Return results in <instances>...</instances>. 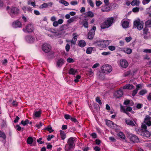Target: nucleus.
Listing matches in <instances>:
<instances>
[{
  "label": "nucleus",
  "mask_w": 151,
  "mask_h": 151,
  "mask_svg": "<svg viewBox=\"0 0 151 151\" xmlns=\"http://www.w3.org/2000/svg\"><path fill=\"white\" fill-rule=\"evenodd\" d=\"M111 42L109 40H101L95 42L94 44L100 50H102L105 48Z\"/></svg>",
  "instance_id": "1"
},
{
  "label": "nucleus",
  "mask_w": 151,
  "mask_h": 151,
  "mask_svg": "<svg viewBox=\"0 0 151 151\" xmlns=\"http://www.w3.org/2000/svg\"><path fill=\"white\" fill-rule=\"evenodd\" d=\"M76 138L74 137H71L69 138L68 142L65 145V149L67 151L71 150L75 146L74 142L76 141Z\"/></svg>",
  "instance_id": "2"
},
{
  "label": "nucleus",
  "mask_w": 151,
  "mask_h": 151,
  "mask_svg": "<svg viewBox=\"0 0 151 151\" xmlns=\"http://www.w3.org/2000/svg\"><path fill=\"white\" fill-rule=\"evenodd\" d=\"M114 21V19L112 17L108 18L101 24V28L105 29L108 28L113 23Z\"/></svg>",
  "instance_id": "3"
},
{
  "label": "nucleus",
  "mask_w": 151,
  "mask_h": 151,
  "mask_svg": "<svg viewBox=\"0 0 151 151\" xmlns=\"http://www.w3.org/2000/svg\"><path fill=\"white\" fill-rule=\"evenodd\" d=\"M34 30V26L31 23L27 24L22 29L23 31L26 33H32L33 32Z\"/></svg>",
  "instance_id": "4"
},
{
  "label": "nucleus",
  "mask_w": 151,
  "mask_h": 151,
  "mask_svg": "<svg viewBox=\"0 0 151 151\" xmlns=\"http://www.w3.org/2000/svg\"><path fill=\"white\" fill-rule=\"evenodd\" d=\"M134 24V25L137 27V29L139 30H141L143 27V22L141 21L139 19H137L135 21Z\"/></svg>",
  "instance_id": "5"
},
{
  "label": "nucleus",
  "mask_w": 151,
  "mask_h": 151,
  "mask_svg": "<svg viewBox=\"0 0 151 151\" xmlns=\"http://www.w3.org/2000/svg\"><path fill=\"white\" fill-rule=\"evenodd\" d=\"M19 13V9L16 7H13L11 9L9 13L12 17L14 18Z\"/></svg>",
  "instance_id": "6"
},
{
  "label": "nucleus",
  "mask_w": 151,
  "mask_h": 151,
  "mask_svg": "<svg viewBox=\"0 0 151 151\" xmlns=\"http://www.w3.org/2000/svg\"><path fill=\"white\" fill-rule=\"evenodd\" d=\"M132 108L130 107L124 106L121 105L120 106V111L122 112H123L127 114L129 116V113L128 111H131L132 110Z\"/></svg>",
  "instance_id": "7"
},
{
  "label": "nucleus",
  "mask_w": 151,
  "mask_h": 151,
  "mask_svg": "<svg viewBox=\"0 0 151 151\" xmlns=\"http://www.w3.org/2000/svg\"><path fill=\"white\" fill-rule=\"evenodd\" d=\"M112 70V67L109 65H104L103 66L102 72L105 73H110Z\"/></svg>",
  "instance_id": "8"
},
{
  "label": "nucleus",
  "mask_w": 151,
  "mask_h": 151,
  "mask_svg": "<svg viewBox=\"0 0 151 151\" xmlns=\"http://www.w3.org/2000/svg\"><path fill=\"white\" fill-rule=\"evenodd\" d=\"M119 65L121 68H126L128 66V64L126 60L122 59L119 61Z\"/></svg>",
  "instance_id": "9"
},
{
  "label": "nucleus",
  "mask_w": 151,
  "mask_h": 151,
  "mask_svg": "<svg viewBox=\"0 0 151 151\" xmlns=\"http://www.w3.org/2000/svg\"><path fill=\"white\" fill-rule=\"evenodd\" d=\"M96 27L93 26L88 33V37L89 39H92L95 34V31L96 30Z\"/></svg>",
  "instance_id": "10"
},
{
  "label": "nucleus",
  "mask_w": 151,
  "mask_h": 151,
  "mask_svg": "<svg viewBox=\"0 0 151 151\" xmlns=\"http://www.w3.org/2000/svg\"><path fill=\"white\" fill-rule=\"evenodd\" d=\"M42 49L45 52H48L50 50L51 47L49 44L45 43L42 45Z\"/></svg>",
  "instance_id": "11"
},
{
  "label": "nucleus",
  "mask_w": 151,
  "mask_h": 151,
  "mask_svg": "<svg viewBox=\"0 0 151 151\" xmlns=\"http://www.w3.org/2000/svg\"><path fill=\"white\" fill-rule=\"evenodd\" d=\"M128 138L133 142H138L139 141L138 138L136 136L130 133L129 134Z\"/></svg>",
  "instance_id": "12"
},
{
  "label": "nucleus",
  "mask_w": 151,
  "mask_h": 151,
  "mask_svg": "<svg viewBox=\"0 0 151 151\" xmlns=\"http://www.w3.org/2000/svg\"><path fill=\"white\" fill-rule=\"evenodd\" d=\"M144 122L148 126H150L151 125V117L148 115L146 116Z\"/></svg>",
  "instance_id": "13"
},
{
  "label": "nucleus",
  "mask_w": 151,
  "mask_h": 151,
  "mask_svg": "<svg viewBox=\"0 0 151 151\" xmlns=\"http://www.w3.org/2000/svg\"><path fill=\"white\" fill-rule=\"evenodd\" d=\"M12 26L14 28L21 27L22 24L19 21H16L12 23Z\"/></svg>",
  "instance_id": "14"
},
{
  "label": "nucleus",
  "mask_w": 151,
  "mask_h": 151,
  "mask_svg": "<svg viewBox=\"0 0 151 151\" xmlns=\"http://www.w3.org/2000/svg\"><path fill=\"white\" fill-rule=\"evenodd\" d=\"M26 41L29 43H32L35 41V39L31 35L27 36L25 37Z\"/></svg>",
  "instance_id": "15"
},
{
  "label": "nucleus",
  "mask_w": 151,
  "mask_h": 151,
  "mask_svg": "<svg viewBox=\"0 0 151 151\" xmlns=\"http://www.w3.org/2000/svg\"><path fill=\"white\" fill-rule=\"evenodd\" d=\"M111 8L108 5H104L101 7V10L102 12H109Z\"/></svg>",
  "instance_id": "16"
},
{
  "label": "nucleus",
  "mask_w": 151,
  "mask_h": 151,
  "mask_svg": "<svg viewBox=\"0 0 151 151\" xmlns=\"http://www.w3.org/2000/svg\"><path fill=\"white\" fill-rule=\"evenodd\" d=\"M125 122L126 124L129 125L134 126L135 121L134 120V122L129 119H125Z\"/></svg>",
  "instance_id": "17"
},
{
  "label": "nucleus",
  "mask_w": 151,
  "mask_h": 151,
  "mask_svg": "<svg viewBox=\"0 0 151 151\" xmlns=\"http://www.w3.org/2000/svg\"><path fill=\"white\" fill-rule=\"evenodd\" d=\"M129 22L127 20L122 21V25L124 28H127L129 27Z\"/></svg>",
  "instance_id": "18"
},
{
  "label": "nucleus",
  "mask_w": 151,
  "mask_h": 151,
  "mask_svg": "<svg viewBox=\"0 0 151 151\" xmlns=\"http://www.w3.org/2000/svg\"><path fill=\"white\" fill-rule=\"evenodd\" d=\"M73 38L71 41V43L73 44H75L76 42L77 41L78 37V34L76 33H74L73 34Z\"/></svg>",
  "instance_id": "19"
},
{
  "label": "nucleus",
  "mask_w": 151,
  "mask_h": 151,
  "mask_svg": "<svg viewBox=\"0 0 151 151\" xmlns=\"http://www.w3.org/2000/svg\"><path fill=\"white\" fill-rule=\"evenodd\" d=\"M123 93L122 90L118 91L114 93V95L117 98L121 97L123 95Z\"/></svg>",
  "instance_id": "20"
},
{
  "label": "nucleus",
  "mask_w": 151,
  "mask_h": 151,
  "mask_svg": "<svg viewBox=\"0 0 151 151\" xmlns=\"http://www.w3.org/2000/svg\"><path fill=\"white\" fill-rule=\"evenodd\" d=\"M106 125L109 127L111 128H114L115 127V126L114 123L110 120H106Z\"/></svg>",
  "instance_id": "21"
},
{
  "label": "nucleus",
  "mask_w": 151,
  "mask_h": 151,
  "mask_svg": "<svg viewBox=\"0 0 151 151\" xmlns=\"http://www.w3.org/2000/svg\"><path fill=\"white\" fill-rule=\"evenodd\" d=\"M59 132L61 138L62 140H64L66 137V134L61 130H60Z\"/></svg>",
  "instance_id": "22"
},
{
  "label": "nucleus",
  "mask_w": 151,
  "mask_h": 151,
  "mask_svg": "<svg viewBox=\"0 0 151 151\" xmlns=\"http://www.w3.org/2000/svg\"><path fill=\"white\" fill-rule=\"evenodd\" d=\"M134 86L130 84H126L123 87V88L124 89H128L129 90H132L134 89Z\"/></svg>",
  "instance_id": "23"
},
{
  "label": "nucleus",
  "mask_w": 151,
  "mask_h": 151,
  "mask_svg": "<svg viewBox=\"0 0 151 151\" xmlns=\"http://www.w3.org/2000/svg\"><path fill=\"white\" fill-rule=\"evenodd\" d=\"M123 50L124 52L128 54H130L132 52V49L128 47L123 48Z\"/></svg>",
  "instance_id": "24"
},
{
  "label": "nucleus",
  "mask_w": 151,
  "mask_h": 151,
  "mask_svg": "<svg viewBox=\"0 0 151 151\" xmlns=\"http://www.w3.org/2000/svg\"><path fill=\"white\" fill-rule=\"evenodd\" d=\"M84 15L85 16V17H93L94 16L93 13L91 11H89L85 13Z\"/></svg>",
  "instance_id": "25"
},
{
  "label": "nucleus",
  "mask_w": 151,
  "mask_h": 151,
  "mask_svg": "<svg viewBox=\"0 0 151 151\" xmlns=\"http://www.w3.org/2000/svg\"><path fill=\"white\" fill-rule=\"evenodd\" d=\"M140 1L139 0H133L131 2V4L132 6H138L139 5Z\"/></svg>",
  "instance_id": "26"
},
{
  "label": "nucleus",
  "mask_w": 151,
  "mask_h": 151,
  "mask_svg": "<svg viewBox=\"0 0 151 151\" xmlns=\"http://www.w3.org/2000/svg\"><path fill=\"white\" fill-rule=\"evenodd\" d=\"M77 70L73 68H70L69 71V73L70 75H75L77 72Z\"/></svg>",
  "instance_id": "27"
},
{
  "label": "nucleus",
  "mask_w": 151,
  "mask_h": 151,
  "mask_svg": "<svg viewBox=\"0 0 151 151\" xmlns=\"http://www.w3.org/2000/svg\"><path fill=\"white\" fill-rule=\"evenodd\" d=\"M86 43L84 40H81L79 41L78 45L81 47H83L85 46Z\"/></svg>",
  "instance_id": "28"
},
{
  "label": "nucleus",
  "mask_w": 151,
  "mask_h": 151,
  "mask_svg": "<svg viewBox=\"0 0 151 151\" xmlns=\"http://www.w3.org/2000/svg\"><path fill=\"white\" fill-rule=\"evenodd\" d=\"M64 63V61L62 59H60L57 62V65L58 66L60 67Z\"/></svg>",
  "instance_id": "29"
},
{
  "label": "nucleus",
  "mask_w": 151,
  "mask_h": 151,
  "mask_svg": "<svg viewBox=\"0 0 151 151\" xmlns=\"http://www.w3.org/2000/svg\"><path fill=\"white\" fill-rule=\"evenodd\" d=\"M142 134L145 137H149L150 136V134L147 130H145L142 133Z\"/></svg>",
  "instance_id": "30"
},
{
  "label": "nucleus",
  "mask_w": 151,
  "mask_h": 151,
  "mask_svg": "<svg viewBox=\"0 0 151 151\" xmlns=\"http://www.w3.org/2000/svg\"><path fill=\"white\" fill-rule=\"evenodd\" d=\"M81 24L86 28H88V23L86 20L83 21L82 22Z\"/></svg>",
  "instance_id": "31"
},
{
  "label": "nucleus",
  "mask_w": 151,
  "mask_h": 151,
  "mask_svg": "<svg viewBox=\"0 0 151 151\" xmlns=\"http://www.w3.org/2000/svg\"><path fill=\"white\" fill-rule=\"evenodd\" d=\"M146 12L149 16L151 17V6L146 9Z\"/></svg>",
  "instance_id": "32"
},
{
  "label": "nucleus",
  "mask_w": 151,
  "mask_h": 151,
  "mask_svg": "<svg viewBox=\"0 0 151 151\" xmlns=\"http://www.w3.org/2000/svg\"><path fill=\"white\" fill-rule=\"evenodd\" d=\"M145 26L148 27H151V19H148L145 22Z\"/></svg>",
  "instance_id": "33"
},
{
  "label": "nucleus",
  "mask_w": 151,
  "mask_h": 151,
  "mask_svg": "<svg viewBox=\"0 0 151 151\" xmlns=\"http://www.w3.org/2000/svg\"><path fill=\"white\" fill-rule=\"evenodd\" d=\"M124 104L125 105H129L132 106L133 105V103L132 101L127 100L125 101L124 102Z\"/></svg>",
  "instance_id": "34"
},
{
  "label": "nucleus",
  "mask_w": 151,
  "mask_h": 151,
  "mask_svg": "<svg viewBox=\"0 0 151 151\" xmlns=\"http://www.w3.org/2000/svg\"><path fill=\"white\" fill-rule=\"evenodd\" d=\"M117 135L120 138L124 139L125 138L124 134L122 132H119L117 134Z\"/></svg>",
  "instance_id": "35"
},
{
  "label": "nucleus",
  "mask_w": 151,
  "mask_h": 151,
  "mask_svg": "<svg viewBox=\"0 0 151 151\" xmlns=\"http://www.w3.org/2000/svg\"><path fill=\"white\" fill-rule=\"evenodd\" d=\"M33 141V139L31 137H28L27 140V144L30 145L32 144Z\"/></svg>",
  "instance_id": "36"
},
{
  "label": "nucleus",
  "mask_w": 151,
  "mask_h": 151,
  "mask_svg": "<svg viewBox=\"0 0 151 151\" xmlns=\"http://www.w3.org/2000/svg\"><path fill=\"white\" fill-rule=\"evenodd\" d=\"M0 137L4 139H5L6 138V136L5 133L1 131H0Z\"/></svg>",
  "instance_id": "37"
},
{
  "label": "nucleus",
  "mask_w": 151,
  "mask_h": 151,
  "mask_svg": "<svg viewBox=\"0 0 151 151\" xmlns=\"http://www.w3.org/2000/svg\"><path fill=\"white\" fill-rule=\"evenodd\" d=\"M45 129L47 130L50 133L52 132L53 131V130L52 129V127L50 126L45 128Z\"/></svg>",
  "instance_id": "38"
},
{
  "label": "nucleus",
  "mask_w": 151,
  "mask_h": 151,
  "mask_svg": "<svg viewBox=\"0 0 151 151\" xmlns=\"http://www.w3.org/2000/svg\"><path fill=\"white\" fill-rule=\"evenodd\" d=\"M59 2L60 3L65 5V6H67L69 5V3L64 0H61Z\"/></svg>",
  "instance_id": "39"
},
{
  "label": "nucleus",
  "mask_w": 151,
  "mask_h": 151,
  "mask_svg": "<svg viewBox=\"0 0 151 151\" xmlns=\"http://www.w3.org/2000/svg\"><path fill=\"white\" fill-rule=\"evenodd\" d=\"M93 50V48L91 47H88L87 48L86 52L87 54H91Z\"/></svg>",
  "instance_id": "40"
},
{
  "label": "nucleus",
  "mask_w": 151,
  "mask_h": 151,
  "mask_svg": "<svg viewBox=\"0 0 151 151\" xmlns=\"http://www.w3.org/2000/svg\"><path fill=\"white\" fill-rule=\"evenodd\" d=\"M87 1L90 5L92 7L94 6V4L92 0H87Z\"/></svg>",
  "instance_id": "41"
},
{
  "label": "nucleus",
  "mask_w": 151,
  "mask_h": 151,
  "mask_svg": "<svg viewBox=\"0 0 151 151\" xmlns=\"http://www.w3.org/2000/svg\"><path fill=\"white\" fill-rule=\"evenodd\" d=\"M139 10V8L137 7H136L132 9V11L134 13H137L138 12Z\"/></svg>",
  "instance_id": "42"
},
{
  "label": "nucleus",
  "mask_w": 151,
  "mask_h": 151,
  "mask_svg": "<svg viewBox=\"0 0 151 151\" xmlns=\"http://www.w3.org/2000/svg\"><path fill=\"white\" fill-rule=\"evenodd\" d=\"M29 122V120L27 119H26L24 121L22 120L21 122V124L24 126H25L27 124H28Z\"/></svg>",
  "instance_id": "43"
},
{
  "label": "nucleus",
  "mask_w": 151,
  "mask_h": 151,
  "mask_svg": "<svg viewBox=\"0 0 151 151\" xmlns=\"http://www.w3.org/2000/svg\"><path fill=\"white\" fill-rule=\"evenodd\" d=\"M67 61L69 63H72L75 61V60L73 59L69 58L67 59Z\"/></svg>",
  "instance_id": "44"
},
{
  "label": "nucleus",
  "mask_w": 151,
  "mask_h": 151,
  "mask_svg": "<svg viewBox=\"0 0 151 151\" xmlns=\"http://www.w3.org/2000/svg\"><path fill=\"white\" fill-rule=\"evenodd\" d=\"M96 4L97 6H99L102 4V2L100 1H96Z\"/></svg>",
  "instance_id": "45"
},
{
  "label": "nucleus",
  "mask_w": 151,
  "mask_h": 151,
  "mask_svg": "<svg viewBox=\"0 0 151 151\" xmlns=\"http://www.w3.org/2000/svg\"><path fill=\"white\" fill-rule=\"evenodd\" d=\"M48 7V4L47 3H45L42 4L40 7V8L41 9H43L46 8Z\"/></svg>",
  "instance_id": "46"
},
{
  "label": "nucleus",
  "mask_w": 151,
  "mask_h": 151,
  "mask_svg": "<svg viewBox=\"0 0 151 151\" xmlns=\"http://www.w3.org/2000/svg\"><path fill=\"white\" fill-rule=\"evenodd\" d=\"M147 93V91L145 90H142L139 93L140 95H143Z\"/></svg>",
  "instance_id": "47"
},
{
  "label": "nucleus",
  "mask_w": 151,
  "mask_h": 151,
  "mask_svg": "<svg viewBox=\"0 0 151 151\" xmlns=\"http://www.w3.org/2000/svg\"><path fill=\"white\" fill-rule=\"evenodd\" d=\"M108 48L109 50L112 51L115 50L116 48L115 46L112 45L108 46Z\"/></svg>",
  "instance_id": "48"
},
{
  "label": "nucleus",
  "mask_w": 151,
  "mask_h": 151,
  "mask_svg": "<svg viewBox=\"0 0 151 151\" xmlns=\"http://www.w3.org/2000/svg\"><path fill=\"white\" fill-rule=\"evenodd\" d=\"M41 114L40 111H36L35 112L34 115L36 117L40 116Z\"/></svg>",
  "instance_id": "49"
},
{
  "label": "nucleus",
  "mask_w": 151,
  "mask_h": 151,
  "mask_svg": "<svg viewBox=\"0 0 151 151\" xmlns=\"http://www.w3.org/2000/svg\"><path fill=\"white\" fill-rule=\"evenodd\" d=\"M75 20V18L74 17H72L69 19L67 21V23L68 24L71 23L73 22Z\"/></svg>",
  "instance_id": "50"
},
{
  "label": "nucleus",
  "mask_w": 151,
  "mask_h": 151,
  "mask_svg": "<svg viewBox=\"0 0 151 151\" xmlns=\"http://www.w3.org/2000/svg\"><path fill=\"white\" fill-rule=\"evenodd\" d=\"M151 0H143L142 1V4L145 5L149 3Z\"/></svg>",
  "instance_id": "51"
},
{
  "label": "nucleus",
  "mask_w": 151,
  "mask_h": 151,
  "mask_svg": "<svg viewBox=\"0 0 151 151\" xmlns=\"http://www.w3.org/2000/svg\"><path fill=\"white\" fill-rule=\"evenodd\" d=\"M138 89H136L134 90L132 93V96H135V95L137 93L138 91Z\"/></svg>",
  "instance_id": "52"
},
{
  "label": "nucleus",
  "mask_w": 151,
  "mask_h": 151,
  "mask_svg": "<svg viewBox=\"0 0 151 151\" xmlns=\"http://www.w3.org/2000/svg\"><path fill=\"white\" fill-rule=\"evenodd\" d=\"M81 76L79 75L76 76V79L74 80V81L76 82H78L79 81V79H80Z\"/></svg>",
  "instance_id": "53"
},
{
  "label": "nucleus",
  "mask_w": 151,
  "mask_h": 151,
  "mask_svg": "<svg viewBox=\"0 0 151 151\" xmlns=\"http://www.w3.org/2000/svg\"><path fill=\"white\" fill-rule=\"evenodd\" d=\"M132 39V38L131 37H126L125 39V40H126L127 42H128L131 40Z\"/></svg>",
  "instance_id": "54"
},
{
  "label": "nucleus",
  "mask_w": 151,
  "mask_h": 151,
  "mask_svg": "<svg viewBox=\"0 0 151 151\" xmlns=\"http://www.w3.org/2000/svg\"><path fill=\"white\" fill-rule=\"evenodd\" d=\"M22 19L23 21L24 22H26L28 21V18L24 16H23L22 17Z\"/></svg>",
  "instance_id": "55"
},
{
  "label": "nucleus",
  "mask_w": 151,
  "mask_h": 151,
  "mask_svg": "<svg viewBox=\"0 0 151 151\" xmlns=\"http://www.w3.org/2000/svg\"><path fill=\"white\" fill-rule=\"evenodd\" d=\"M101 54L104 55H107L110 54V52H102Z\"/></svg>",
  "instance_id": "56"
},
{
  "label": "nucleus",
  "mask_w": 151,
  "mask_h": 151,
  "mask_svg": "<svg viewBox=\"0 0 151 151\" xmlns=\"http://www.w3.org/2000/svg\"><path fill=\"white\" fill-rule=\"evenodd\" d=\"M43 125L42 123L40 122L39 124H37L36 125V127L38 129L40 128Z\"/></svg>",
  "instance_id": "57"
},
{
  "label": "nucleus",
  "mask_w": 151,
  "mask_h": 151,
  "mask_svg": "<svg viewBox=\"0 0 151 151\" xmlns=\"http://www.w3.org/2000/svg\"><path fill=\"white\" fill-rule=\"evenodd\" d=\"M70 4L72 5H76L78 4V3L76 1H72Z\"/></svg>",
  "instance_id": "58"
},
{
  "label": "nucleus",
  "mask_w": 151,
  "mask_h": 151,
  "mask_svg": "<svg viewBox=\"0 0 151 151\" xmlns=\"http://www.w3.org/2000/svg\"><path fill=\"white\" fill-rule=\"evenodd\" d=\"M96 102H98L100 104H102L101 102L99 97H97L96 99Z\"/></svg>",
  "instance_id": "59"
},
{
  "label": "nucleus",
  "mask_w": 151,
  "mask_h": 151,
  "mask_svg": "<svg viewBox=\"0 0 151 151\" xmlns=\"http://www.w3.org/2000/svg\"><path fill=\"white\" fill-rule=\"evenodd\" d=\"M65 50L66 51L68 52L69 51L70 48V46L68 44H67L66 46H65Z\"/></svg>",
  "instance_id": "60"
},
{
  "label": "nucleus",
  "mask_w": 151,
  "mask_h": 151,
  "mask_svg": "<svg viewBox=\"0 0 151 151\" xmlns=\"http://www.w3.org/2000/svg\"><path fill=\"white\" fill-rule=\"evenodd\" d=\"M56 19L57 18L55 16H53L51 17L50 18V20L52 22H54L55 21Z\"/></svg>",
  "instance_id": "61"
},
{
  "label": "nucleus",
  "mask_w": 151,
  "mask_h": 151,
  "mask_svg": "<svg viewBox=\"0 0 151 151\" xmlns=\"http://www.w3.org/2000/svg\"><path fill=\"white\" fill-rule=\"evenodd\" d=\"M99 63H96L94 64L92 67L93 68H96L97 67H99Z\"/></svg>",
  "instance_id": "62"
},
{
  "label": "nucleus",
  "mask_w": 151,
  "mask_h": 151,
  "mask_svg": "<svg viewBox=\"0 0 151 151\" xmlns=\"http://www.w3.org/2000/svg\"><path fill=\"white\" fill-rule=\"evenodd\" d=\"M59 24L58 21H55L53 22V25L55 27H57Z\"/></svg>",
  "instance_id": "63"
},
{
  "label": "nucleus",
  "mask_w": 151,
  "mask_h": 151,
  "mask_svg": "<svg viewBox=\"0 0 151 151\" xmlns=\"http://www.w3.org/2000/svg\"><path fill=\"white\" fill-rule=\"evenodd\" d=\"M143 52H148L149 53H151V49H146L143 50Z\"/></svg>",
  "instance_id": "64"
}]
</instances>
